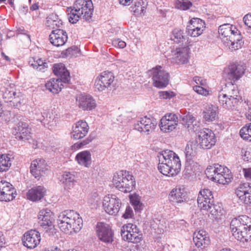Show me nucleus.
<instances>
[{
    "label": "nucleus",
    "instance_id": "a878e982",
    "mask_svg": "<svg viewBox=\"0 0 251 251\" xmlns=\"http://www.w3.org/2000/svg\"><path fill=\"white\" fill-rule=\"evenodd\" d=\"M186 192L183 188H176L171 191L169 198L173 204H176L186 201Z\"/></svg>",
    "mask_w": 251,
    "mask_h": 251
},
{
    "label": "nucleus",
    "instance_id": "f8f14e48",
    "mask_svg": "<svg viewBox=\"0 0 251 251\" xmlns=\"http://www.w3.org/2000/svg\"><path fill=\"white\" fill-rule=\"evenodd\" d=\"M115 77L111 72L104 71L97 77L95 82V87L99 91H102L106 88L113 85Z\"/></svg>",
    "mask_w": 251,
    "mask_h": 251
},
{
    "label": "nucleus",
    "instance_id": "e433bc0d",
    "mask_svg": "<svg viewBox=\"0 0 251 251\" xmlns=\"http://www.w3.org/2000/svg\"><path fill=\"white\" fill-rule=\"evenodd\" d=\"M198 143L195 142H189L185 148V156L187 160L191 161L197 155Z\"/></svg>",
    "mask_w": 251,
    "mask_h": 251
},
{
    "label": "nucleus",
    "instance_id": "72a5a7b5",
    "mask_svg": "<svg viewBox=\"0 0 251 251\" xmlns=\"http://www.w3.org/2000/svg\"><path fill=\"white\" fill-rule=\"evenodd\" d=\"M159 162L173 163V161L179 158L178 156L171 150H164L157 154Z\"/></svg>",
    "mask_w": 251,
    "mask_h": 251
},
{
    "label": "nucleus",
    "instance_id": "69168bd1",
    "mask_svg": "<svg viewBox=\"0 0 251 251\" xmlns=\"http://www.w3.org/2000/svg\"><path fill=\"white\" fill-rule=\"evenodd\" d=\"M133 214L132 208L128 206L126 207L125 213L123 215V217L125 219L131 218Z\"/></svg>",
    "mask_w": 251,
    "mask_h": 251
},
{
    "label": "nucleus",
    "instance_id": "4c0bfd02",
    "mask_svg": "<svg viewBox=\"0 0 251 251\" xmlns=\"http://www.w3.org/2000/svg\"><path fill=\"white\" fill-rule=\"evenodd\" d=\"M61 181L65 184L66 189H70L75 182V176L70 172H65L62 176Z\"/></svg>",
    "mask_w": 251,
    "mask_h": 251
},
{
    "label": "nucleus",
    "instance_id": "a18cd8bd",
    "mask_svg": "<svg viewBox=\"0 0 251 251\" xmlns=\"http://www.w3.org/2000/svg\"><path fill=\"white\" fill-rule=\"evenodd\" d=\"M28 125L25 122H19L16 126L13 127V134L15 136V138L18 139L20 136V133L24 131V128L27 127Z\"/></svg>",
    "mask_w": 251,
    "mask_h": 251
},
{
    "label": "nucleus",
    "instance_id": "864d4df0",
    "mask_svg": "<svg viewBox=\"0 0 251 251\" xmlns=\"http://www.w3.org/2000/svg\"><path fill=\"white\" fill-rule=\"evenodd\" d=\"M57 20V16L54 14H50L47 18L46 23L47 26L52 28L55 29L54 24L55 21Z\"/></svg>",
    "mask_w": 251,
    "mask_h": 251
},
{
    "label": "nucleus",
    "instance_id": "bf43d9fd",
    "mask_svg": "<svg viewBox=\"0 0 251 251\" xmlns=\"http://www.w3.org/2000/svg\"><path fill=\"white\" fill-rule=\"evenodd\" d=\"M112 45L116 48L123 49L126 47V43L119 38L114 39L112 42Z\"/></svg>",
    "mask_w": 251,
    "mask_h": 251
},
{
    "label": "nucleus",
    "instance_id": "1a4fd4ad",
    "mask_svg": "<svg viewBox=\"0 0 251 251\" xmlns=\"http://www.w3.org/2000/svg\"><path fill=\"white\" fill-rule=\"evenodd\" d=\"M102 205L105 211L108 214L117 215L122 205V202L115 195H108L104 197Z\"/></svg>",
    "mask_w": 251,
    "mask_h": 251
},
{
    "label": "nucleus",
    "instance_id": "4468645a",
    "mask_svg": "<svg viewBox=\"0 0 251 251\" xmlns=\"http://www.w3.org/2000/svg\"><path fill=\"white\" fill-rule=\"evenodd\" d=\"M157 124L155 119L145 116L135 124L134 129L141 133L149 135L155 128Z\"/></svg>",
    "mask_w": 251,
    "mask_h": 251
},
{
    "label": "nucleus",
    "instance_id": "aec40b11",
    "mask_svg": "<svg viewBox=\"0 0 251 251\" xmlns=\"http://www.w3.org/2000/svg\"><path fill=\"white\" fill-rule=\"evenodd\" d=\"M39 223L44 228L49 227V230H54L53 222V215L50 210L43 209L41 210L38 214Z\"/></svg>",
    "mask_w": 251,
    "mask_h": 251
},
{
    "label": "nucleus",
    "instance_id": "393cba45",
    "mask_svg": "<svg viewBox=\"0 0 251 251\" xmlns=\"http://www.w3.org/2000/svg\"><path fill=\"white\" fill-rule=\"evenodd\" d=\"M88 130V124L85 121L80 120L73 127L71 137L76 140L81 139L86 136Z\"/></svg>",
    "mask_w": 251,
    "mask_h": 251
},
{
    "label": "nucleus",
    "instance_id": "58836bf2",
    "mask_svg": "<svg viewBox=\"0 0 251 251\" xmlns=\"http://www.w3.org/2000/svg\"><path fill=\"white\" fill-rule=\"evenodd\" d=\"M29 65L40 71H44L48 67V63L45 60L39 58H32L29 61Z\"/></svg>",
    "mask_w": 251,
    "mask_h": 251
},
{
    "label": "nucleus",
    "instance_id": "a211bd4d",
    "mask_svg": "<svg viewBox=\"0 0 251 251\" xmlns=\"http://www.w3.org/2000/svg\"><path fill=\"white\" fill-rule=\"evenodd\" d=\"M16 195V191L10 183L5 180L0 181V201H12Z\"/></svg>",
    "mask_w": 251,
    "mask_h": 251
},
{
    "label": "nucleus",
    "instance_id": "5fc2aeb1",
    "mask_svg": "<svg viewBox=\"0 0 251 251\" xmlns=\"http://www.w3.org/2000/svg\"><path fill=\"white\" fill-rule=\"evenodd\" d=\"M12 88L10 87L9 89L8 88H5L3 91V98L7 100H11L16 95V92L12 90Z\"/></svg>",
    "mask_w": 251,
    "mask_h": 251
},
{
    "label": "nucleus",
    "instance_id": "7ed1b4c3",
    "mask_svg": "<svg viewBox=\"0 0 251 251\" xmlns=\"http://www.w3.org/2000/svg\"><path fill=\"white\" fill-rule=\"evenodd\" d=\"M233 236L237 240L247 242L251 239V218L241 215L232 220L230 224Z\"/></svg>",
    "mask_w": 251,
    "mask_h": 251
},
{
    "label": "nucleus",
    "instance_id": "c03bdc74",
    "mask_svg": "<svg viewBox=\"0 0 251 251\" xmlns=\"http://www.w3.org/2000/svg\"><path fill=\"white\" fill-rule=\"evenodd\" d=\"M10 158L6 154H2L0 156V172L8 170L11 165Z\"/></svg>",
    "mask_w": 251,
    "mask_h": 251
},
{
    "label": "nucleus",
    "instance_id": "de8ad7c7",
    "mask_svg": "<svg viewBox=\"0 0 251 251\" xmlns=\"http://www.w3.org/2000/svg\"><path fill=\"white\" fill-rule=\"evenodd\" d=\"M198 27H193V26L187 25L186 29V31L188 35L191 37H196L201 35L203 31L201 29V27L197 28Z\"/></svg>",
    "mask_w": 251,
    "mask_h": 251
},
{
    "label": "nucleus",
    "instance_id": "c756f323",
    "mask_svg": "<svg viewBox=\"0 0 251 251\" xmlns=\"http://www.w3.org/2000/svg\"><path fill=\"white\" fill-rule=\"evenodd\" d=\"M181 123L189 130L192 132L197 131L200 126V123L192 115L189 113L181 117Z\"/></svg>",
    "mask_w": 251,
    "mask_h": 251
},
{
    "label": "nucleus",
    "instance_id": "bb28decb",
    "mask_svg": "<svg viewBox=\"0 0 251 251\" xmlns=\"http://www.w3.org/2000/svg\"><path fill=\"white\" fill-rule=\"evenodd\" d=\"M52 71L57 77V78H59L63 83H68L69 82L70 80V73L63 64H54L52 68Z\"/></svg>",
    "mask_w": 251,
    "mask_h": 251
},
{
    "label": "nucleus",
    "instance_id": "b1692460",
    "mask_svg": "<svg viewBox=\"0 0 251 251\" xmlns=\"http://www.w3.org/2000/svg\"><path fill=\"white\" fill-rule=\"evenodd\" d=\"M235 194L241 201L246 204H251V185L249 183L240 184Z\"/></svg>",
    "mask_w": 251,
    "mask_h": 251
},
{
    "label": "nucleus",
    "instance_id": "49530a36",
    "mask_svg": "<svg viewBox=\"0 0 251 251\" xmlns=\"http://www.w3.org/2000/svg\"><path fill=\"white\" fill-rule=\"evenodd\" d=\"M240 134L243 139L251 141V123L242 127L240 131Z\"/></svg>",
    "mask_w": 251,
    "mask_h": 251
},
{
    "label": "nucleus",
    "instance_id": "6ab92c4d",
    "mask_svg": "<svg viewBox=\"0 0 251 251\" xmlns=\"http://www.w3.org/2000/svg\"><path fill=\"white\" fill-rule=\"evenodd\" d=\"M40 241V233L36 230H30L26 232L22 238L23 245L29 249L36 247Z\"/></svg>",
    "mask_w": 251,
    "mask_h": 251
},
{
    "label": "nucleus",
    "instance_id": "6e6552de",
    "mask_svg": "<svg viewBox=\"0 0 251 251\" xmlns=\"http://www.w3.org/2000/svg\"><path fill=\"white\" fill-rule=\"evenodd\" d=\"M196 141L200 149H211L215 144L216 137L214 133L209 128H203L199 132Z\"/></svg>",
    "mask_w": 251,
    "mask_h": 251
},
{
    "label": "nucleus",
    "instance_id": "2eb2a0df",
    "mask_svg": "<svg viewBox=\"0 0 251 251\" xmlns=\"http://www.w3.org/2000/svg\"><path fill=\"white\" fill-rule=\"evenodd\" d=\"M181 163L179 158L173 161V163L159 162L158 169L164 175L174 176L177 175L180 171Z\"/></svg>",
    "mask_w": 251,
    "mask_h": 251
},
{
    "label": "nucleus",
    "instance_id": "774afa93",
    "mask_svg": "<svg viewBox=\"0 0 251 251\" xmlns=\"http://www.w3.org/2000/svg\"><path fill=\"white\" fill-rule=\"evenodd\" d=\"M243 172L246 178L251 179V168L248 169H244Z\"/></svg>",
    "mask_w": 251,
    "mask_h": 251
},
{
    "label": "nucleus",
    "instance_id": "2f4dec72",
    "mask_svg": "<svg viewBox=\"0 0 251 251\" xmlns=\"http://www.w3.org/2000/svg\"><path fill=\"white\" fill-rule=\"evenodd\" d=\"M37 115L36 119L37 121L42 123L46 126H48V127H51L55 124V120H54V116L52 114L50 113L47 111L43 112L35 113Z\"/></svg>",
    "mask_w": 251,
    "mask_h": 251
},
{
    "label": "nucleus",
    "instance_id": "603ef678",
    "mask_svg": "<svg viewBox=\"0 0 251 251\" xmlns=\"http://www.w3.org/2000/svg\"><path fill=\"white\" fill-rule=\"evenodd\" d=\"M24 131H22L21 133H20L19 137L17 140H23V141H28L31 138V133L30 131V129L27 127H25L24 128Z\"/></svg>",
    "mask_w": 251,
    "mask_h": 251
},
{
    "label": "nucleus",
    "instance_id": "e2e57ef3",
    "mask_svg": "<svg viewBox=\"0 0 251 251\" xmlns=\"http://www.w3.org/2000/svg\"><path fill=\"white\" fill-rule=\"evenodd\" d=\"M160 96L165 99H170L175 96L174 92L171 91H162L159 93Z\"/></svg>",
    "mask_w": 251,
    "mask_h": 251
},
{
    "label": "nucleus",
    "instance_id": "dca6fc26",
    "mask_svg": "<svg viewBox=\"0 0 251 251\" xmlns=\"http://www.w3.org/2000/svg\"><path fill=\"white\" fill-rule=\"evenodd\" d=\"M177 116L173 113H167L160 120V129L165 132H170L175 129L178 124Z\"/></svg>",
    "mask_w": 251,
    "mask_h": 251
},
{
    "label": "nucleus",
    "instance_id": "4be33fe9",
    "mask_svg": "<svg viewBox=\"0 0 251 251\" xmlns=\"http://www.w3.org/2000/svg\"><path fill=\"white\" fill-rule=\"evenodd\" d=\"M189 48L188 46L176 48L172 51L173 61L177 64H184L188 62Z\"/></svg>",
    "mask_w": 251,
    "mask_h": 251
},
{
    "label": "nucleus",
    "instance_id": "ddd939ff",
    "mask_svg": "<svg viewBox=\"0 0 251 251\" xmlns=\"http://www.w3.org/2000/svg\"><path fill=\"white\" fill-rule=\"evenodd\" d=\"M75 12L79 11L85 20H89L94 11V7L91 0H76L74 4Z\"/></svg>",
    "mask_w": 251,
    "mask_h": 251
},
{
    "label": "nucleus",
    "instance_id": "13d9d810",
    "mask_svg": "<svg viewBox=\"0 0 251 251\" xmlns=\"http://www.w3.org/2000/svg\"><path fill=\"white\" fill-rule=\"evenodd\" d=\"M130 201L135 211H138L141 209L142 204L137 198L132 197L130 198Z\"/></svg>",
    "mask_w": 251,
    "mask_h": 251
},
{
    "label": "nucleus",
    "instance_id": "09e8293b",
    "mask_svg": "<svg viewBox=\"0 0 251 251\" xmlns=\"http://www.w3.org/2000/svg\"><path fill=\"white\" fill-rule=\"evenodd\" d=\"M192 5V3L190 1H187V0H178L175 3V6L176 8L183 10L188 9Z\"/></svg>",
    "mask_w": 251,
    "mask_h": 251
},
{
    "label": "nucleus",
    "instance_id": "9d476101",
    "mask_svg": "<svg viewBox=\"0 0 251 251\" xmlns=\"http://www.w3.org/2000/svg\"><path fill=\"white\" fill-rule=\"evenodd\" d=\"M245 67L241 64H232L225 69L224 76L228 83H233L239 79L245 72Z\"/></svg>",
    "mask_w": 251,
    "mask_h": 251
},
{
    "label": "nucleus",
    "instance_id": "8fccbe9b",
    "mask_svg": "<svg viewBox=\"0 0 251 251\" xmlns=\"http://www.w3.org/2000/svg\"><path fill=\"white\" fill-rule=\"evenodd\" d=\"M204 25V22L201 19L199 18H194L191 21V22L188 25L193 26L195 27H198L197 28L201 27V29L203 30L205 28Z\"/></svg>",
    "mask_w": 251,
    "mask_h": 251
},
{
    "label": "nucleus",
    "instance_id": "ea45409f",
    "mask_svg": "<svg viewBox=\"0 0 251 251\" xmlns=\"http://www.w3.org/2000/svg\"><path fill=\"white\" fill-rule=\"evenodd\" d=\"M226 88L225 91L226 93H224V94L230 98L236 99L239 101L240 97L238 95L239 91L237 87L234 86L233 83H228V86H226Z\"/></svg>",
    "mask_w": 251,
    "mask_h": 251
},
{
    "label": "nucleus",
    "instance_id": "f704fd0d",
    "mask_svg": "<svg viewBox=\"0 0 251 251\" xmlns=\"http://www.w3.org/2000/svg\"><path fill=\"white\" fill-rule=\"evenodd\" d=\"M75 160L79 165L89 167L92 162L91 154L87 151L80 152L76 155Z\"/></svg>",
    "mask_w": 251,
    "mask_h": 251
},
{
    "label": "nucleus",
    "instance_id": "c85d7f7f",
    "mask_svg": "<svg viewBox=\"0 0 251 251\" xmlns=\"http://www.w3.org/2000/svg\"><path fill=\"white\" fill-rule=\"evenodd\" d=\"M46 192V189L43 186H35L28 191L26 197L27 199L31 201H38L44 197Z\"/></svg>",
    "mask_w": 251,
    "mask_h": 251
},
{
    "label": "nucleus",
    "instance_id": "20e7f679",
    "mask_svg": "<svg viewBox=\"0 0 251 251\" xmlns=\"http://www.w3.org/2000/svg\"><path fill=\"white\" fill-rule=\"evenodd\" d=\"M114 186L121 191L130 192L135 185L133 176L129 172L122 170L114 175L113 178Z\"/></svg>",
    "mask_w": 251,
    "mask_h": 251
},
{
    "label": "nucleus",
    "instance_id": "0eeeda50",
    "mask_svg": "<svg viewBox=\"0 0 251 251\" xmlns=\"http://www.w3.org/2000/svg\"><path fill=\"white\" fill-rule=\"evenodd\" d=\"M123 239L134 244L139 243L142 239V234L135 225L128 224L121 229Z\"/></svg>",
    "mask_w": 251,
    "mask_h": 251
},
{
    "label": "nucleus",
    "instance_id": "79ce46f5",
    "mask_svg": "<svg viewBox=\"0 0 251 251\" xmlns=\"http://www.w3.org/2000/svg\"><path fill=\"white\" fill-rule=\"evenodd\" d=\"M172 39L176 43H183L186 39L181 29H175L172 31Z\"/></svg>",
    "mask_w": 251,
    "mask_h": 251
},
{
    "label": "nucleus",
    "instance_id": "0e129e2a",
    "mask_svg": "<svg viewBox=\"0 0 251 251\" xmlns=\"http://www.w3.org/2000/svg\"><path fill=\"white\" fill-rule=\"evenodd\" d=\"M205 236H208V234L205 231L203 230H200L198 231H196L194 232L193 235V238H202Z\"/></svg>",
    "mask_w": 251,
    "mask_h": 251
},
{
    "label": "nucleus",
    "instance_id": "f3484780",
    "mask_svg": "<svg viewBox=\"0 0 251 251\" xmlns=\"http://www.w3.org/2000/svg\"><path fill=\"white\" fill-rule=\"evenodd\" d=\"M49 170L46 161L42 158L37 159L32 161L30 166L31 174L35 178H40L48 173Z\"/></svg>",
    "mask_w": 251,
    "mask_h": 251
},
{
    "label": "nucleus",
    "instance_id": "338daca9",
    "mask_svg": "<svg viewBox=\"0 0 251 251\" xmlns=\"http://www.w3.org/2000/svg\"><path fill=\"white\" fill-rule=\"evenodd\" d=\"M193 80L197 84H200L201 86H204L205 83V80L200 76L194 77Z\"/></svg>",
    "mask_w": 251,
    "mask_h": 251
},
{
    "label": "nucleus",
    "instance_id": "cd10ccee",
    "mask_svg": "<svg viewBox=\"0 0 251 251\" xmlns=\"http://www.w3.org/2000/svg\"><path fill=\"white\" fill-rule=\"evenodd\" d=\"M77 101L79 107L83 110H91L95 108L96 106L95 100L89 95H80Z\"/></svg>",
    "mask_w": 251,
    "mask_h": 251
},
{
    "label": "nucleus",
    "instance_id": "a19ab883",
    "mask_svg": "<svg viewBox=\"0 0 251 251\" xmlns=\"http://www.w3.org/2000/svg\"><path fill=\"white\" fill-rule=\"evenodd\" d=\"M75 8H74V6L73 7H68L67 8L68 13V18L69 22L72 24L76 23L81 16H82V15L80 14L79 11L75 12Z\"/></svg>",
    "mask_w": 251,
    "mask_h": 251
},
{
    "label": "nucleus",
    "instance_id": "473e14b6",
    "mask_svg": "<svg viewBox=\"0 0 251 251\" xmlns=\"http://www.w3.org/2000/svg\"><path fill=\"white\" fill-rule=\"evenodd\" d=\"M63 82L59 78L50 79L45 84L47 89L54 94L58 93L64 87Z\"/></svg>",
    "mask_w": 251,
    "mask_h": 251
},
{
    "label": "nucleus",
    "instance_id": "7c9ffc66",
    "mask_svg": "<svg viewBox=\"0 0 251 251\" xmlns=\"http://www.w3.org/2000/svg\"><path fill=\"white\" fill-rule=\"evenodd\" d=\"M218 98L219 103L225 109H231L238 103V100L226 96L224 92H220Z\"/></svg>",
    "mask_w": 251,
    "mask_h": 251
},
{
    "label": "nucleus",
    "instance_id": "412c9836",
    "mask_svg": "<svg viewBox=\"0 0 251 251\" xmlns=\"http://www.w3.org/2000/svg\"><path fill=\"white\" fill-rule=\"evenodd\" d=\"M97 232L99 238L103 242L110 243L113 241V232L107 224L98 223L97 226Z\"/></svg>",
    "mask_w": 251,
    "mask_h": 251
},
{
    "label": "nucleus",
    "instance_id": "423d86ee",
    "mask_svg": "<svg viewBox=\"0 0 251 251\" xmlns=\"http://www.w3.org/2000/svg\"><path fill=\"white\" fill-rule=\"evenodd\" d=\"M197 202L199 207L201 209L209 211L213 218H217L218 211L214 204V198L211 191L208 189H204L200 191Z\"/></svg>",
    "mask_w": 251,
    "mask_h": 251
},
{
    "label": "nucleus",
    "instance_id": "f257e3e1",
    "mask_svg": "<svg viewBox=\"0 0 251 251\" xmlns=\"http://www.w3.org/2000/svg\"><path fill=\"white\" fill-rule=\"evenodd\" d=\"M58 226L66 234L78 232L82 226V220L79 214L74 210L61 212L57 219Z\"/></svg>",
    "mask_w": 251,
    "mask_h": 251
},
{
    "label": "nucleus",
    "instance_id": "c9c22d12",
    "mask_svg": "<svg viewBox=\"0 0 251 251\" xmlns=\"http://www.w3.org/2000/svg\"><path fill=\"white\" fill-rule=\"evenodd\" d=\"M217 117V108L213 105H208L203 112V118L206 122L215 121Z\"/></svg>",
    "mask_w": 251,
    "mask_h": 251
},
{
    "label": "nucleus",
    "instance_id": "6e6d98bb",
    "mask_svg": "<svg viewBox=\"0 0 251 251\" xmlns=\"http://www.w3.org/2000/svg\"><path fill=\"white\" fill-rule=\"evenodd\" d=\"M243 22L247 26V32L251 34V13L247 14L243 17Z\"/></svg>",
    "mask_w": 251,
    "mask_h": 251
},
{
    "label": "nucleus",
    "instance_id": "052dcab7",
    "mask_svg": "<svg viewBox=\"0 0 251 251\" xmlns=\"http://www.w3.org/2000/svg\"><path fill=\"white\" fill-rule=\"evenodd\" d=\"M193 90L201 95L206 96L208 94V91L201 86H195L193 87Z\"/></svg>",
    "mask_w": 251,
    "mask_h": 251
},
{
    "label": "nucleus",
    "instance_id": "680f3d73",
    "mask_svg": "<svg viewBox=\"0 0 251 251\" xmlns=\"http://www.w3.org/2000/svg\"><path fill=\"white\" fill-rule=\"evenodd\" d=\"M78 48L76 46H73L68 48L66 50V56H72L74 55L77 51Z\"/></svg>",
    "mask_w": 251,
    "mask_h": 251
},
{
    "label": "nucleus",
    "instance_id": "9b49d317",
    "mask_svg": "<svg viewBox=\"0 0 251 251\" xmlns=\"http://www.w3.org/2000/svg\"><path fill=\"white\" fill-rule=\"evenodd\" d=\"M153 84L154 86L163 88L167 86L169 82V74L162 69L160 66L152 69Z\"/></svg>",
    "mask_w": 251,
    "mask_h": 251
},
{
    "label": "nucleus",
    "instance_id": "3c124183",
    "mask_svg": "<svg viewBox=\"0 0 251 251\" xmlns=\"http://www.w3.org/2000/svg\"><path fill=\"white\" fill-rule=\"evenodd\" d=\"M144 7L141 5V1L136 2L134 4V6H131L130 7L131 11H133L135 15H141L144 13Z\"/></svg>",
    "mask_w": 251,
    "mask_h": 251
},
{
    "label": "nucleus",
    "instance_id": "39448f33",
    "mask_svg": "<svg viewBox=\"0 0 251 251\" xmlns=\"http://www.w3.org/2000/svg\"><path fill=\"white\" fill-rule=\"evenodd\" d=\"M228 169L218 164L209 166L205 171V174L212 180L220 184H226L231 181Z\"/></svg>",
    "mask_w": 251,
    "mask_h": 251
},
{
    "label": "nucleus",
    "instance_id": "5701e85b",
    "mask_svg": "<svg viewBox=\"0 0 251 251\" xmlns=\"http://www.w3.org/2000/svg\"><path fill=\"white\" fill-rule=\"evenodd\" d=\"M67 39L68 35L66 31L60 28L52 30L50 35V43L56 47L64 45L67 42Z\"/></svg>",
    "mask_w": 251,
    "mask_h": 251
},
{
    "label": "nucleus",
    "instance_id": "37998d69",
    "mask_svg": "<svg viewBox=\"0 0 251 251\" xmlns=\"http://www.w3.org/2000/svg\"><path fill=\"white\" fill-rule=\"evenodd\" d=\"M193 241L198 248H203L207 247L210 244V239L209 236H205L202 238H193Z\"/></svg>",
    "mask_w": 251,
    "mask_h": 251
},
{
    "label": "nucleus",
    "instance_id": "f03ea898",
    "mask_svg": "<svg viewBox=\"0 0 251 251\" xmlns=\"http://www.w3.org/2000/svg\"><path fill=\"white\" fill-rule=\"evenodd\" d=\"M218 33L223 43L231 51L241 48V35L233 25L228 24L222 25L219 27Z\"/></svg>",
    "mask_w": 251,
    "mask_h": 251
},
{
    "label": "nucleus",
    "instance_id": "4d7b16f0",
    "mask_svg": "<svg viewBox=\"0 0 251 251\" xmlns=\"http://www.w3.org/2000/svg\"><path fill=\"white\" fill-rule=\"evenodd\" d=\"M92 140V138L91 137H89L86 139L83 140L81 142H78L75 144H74L73 146H72L73 149L76 150L80 148L81 147L84 146L85 145H87L90 142H91Z\"/></svg>",
    "mask_w": 251,
    "mask_h": 251
}]
</instances>
